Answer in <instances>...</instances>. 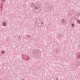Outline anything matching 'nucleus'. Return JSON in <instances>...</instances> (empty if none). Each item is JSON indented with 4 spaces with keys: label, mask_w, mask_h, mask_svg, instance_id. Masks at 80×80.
<instances>
[{
    "label": "nucleus",
    "mask_w": 80,
    "mask_h": 80,
    "mask_svg": "<svg viewBox=\"0 0 80 80\" xmlns=\"http://www.w3.org/2000/svg\"><path fill=\"white\" fill-rule=\"evenodd\" d=\"M19 38H20V36L19 37Z\"/></svg>",
    "instance_id": "4468645a"
},
{
    "label": "nucleus",
    "mask_w": 80,
    "mask_h": 80,
    "mask_svg": "<svg viewBox=\"0 0 80 80\" xmlns=\"http://www.w3.org/2000/svg\"><path fill=\"white\" fill-rule=\"evenodd\" d=\"M34 6H35V5H33V7H34Z\"/></svg>",
    "instance_id": "ddd939ff"
},
{
    "label": "nucleus",
    "mask_w": 80,
    "mask_h": 80,
    "mask_svg": "<svg viewBox=\"0 0 80 80\" xmlns=\"http://www.w3.org/2000/svg\"><path fill=\"white\" fill-rule=\"evenodd\" d=\"M39 9L38 8H37L36 9V10H37L38 11H39Z\"/></svg>",
    "instance_id": "9d476101"
},
{
    "label": "nucleus",
    "mask_w": 80,
    "mask_h": 80,
    "mask_svg": "<svg viewBox=\"0 0 80 80\" xmlns=\"http://www.w3.org/2000/svg\"><path fill=\"white\" fill-rule=\"evenodd\" d=\"M31 5H35V3H34L33 2H32L31 3Z\"/></svg>",
    "instance_id": "0eeeda50"
},
{
    "label": "nucleus",
    "mask_w": 80,
    "mask_h": 80,
    "mask_svg": "<svg viewBox=\"0 0 80 80\" xmlns=\"http://www.w3.org/2000/svg\"><path fill=\"white\" fill-rule=\"evenodd\" d=\"M6 0H2V2H5Z\"/></svg>",
    "instance_id": "f8f14e48"
},
{
    "label": "nucleus",
    "mask_w": 80,
    "mask_h": 80,
    "mask_svg": "<svg viewBox=\"0 0 80 80\" xmlns=\"http://www.w3.org/2000/svg\"><path fill=\"white\" fill-rule=\"evenodd\" d=\"M34 9V10L35 11V12H39V11L37 10V7H36Z\"/></svg>",
    "instance_id": "f03ea898"
},
{
    "label": "nucleus",
    "mask_w": 80,
    "mask_h": 80,
    "mask_svg": "<svg viewBox=\"0 0 80 80\" xmlns=\"http://www.w3.org/2000/svg\"><path fill=\"white\" fill-rule=\"evenodd\" d=\"M2 26H4V27H5V26L6 27L7 25L6 24V22H3L2 23Z\"/></svg>",
    "instance_id": "f257e3e1"
},
{
    "label": "nucleus",
    "mask_w": 80,
    "mask_h": 80,
    "mask_svg": "<svg viewBox=\"0 0 80 80\" xmlns=\"http://www.w3.org/2000/svg\"><path fill=\"white\" fill-rule=\"evenodd\" d=\"M74 27V23H72V27Z\"/></svg>",
    "instance_id": "6e6552de"
},
{
    "label": "nucleus",
    "mask_w": 80,
    "mask_h": 80,
    "mask_svg": "<svg viewBox=\"0 0 80 80\" xmlns=\"http://www.w3.org/2000/svg\"><path fill=\"white\" fill-rule=\"evenodd\" d=\"M5 52L3 50H2V51L1 52V53H2V54H5Z\"/></svg>",
    "instance_id": "20e7f679"
},
{
    "label": "nucleus",
    "mask_w": 80,
    "mask_h": 80,
    "mask_svg": "<svg viewBox=\"0 0 80 80\" xmlns=\"http://www.w3.org/2000/svg\"><path fill=\"white\" fill-rule=\"evenodd\" d=\"M27 37H28V38H30V35H28L27 36Z\"/></svg>",
    "instance_id": "1a4fd4ad"
},
{
    "label": "nucleus",
    "mask_w": 80,
    "mask_h": 80,
    "mask_svg": "<svg viewBox=\"0 0 80 80\" xmlns=\"http://www.w3.org/2000/svg\"><path fill=\"white\" fill-rule=\"evenodd\" d=\"M77 23H78L80 24V20H77Z\"/></svg>",
    "instance_id": "423d86ee"
},
{
    "label": "nucleus",
    "mask_w": 80,
    "mask_h": 80,
    "mask_svg": "<svg viewBox=\"0 0 80 80\" xmlns=\"http://www.w3.org/2000/svg\"><path fill=\"white\" fill-rule=\"evenodd\" d=\"M39 21L41 23V24H42V25L43 24V22H42V21L41 20H39Z\"/></svg>",
    "instance_id": "39448f33"
},
{
    "label": "nucleus",
    "mask_w": 80,
    "mask_h": 80,
    "mask_svg": "<svg viewBox=\"0 0 80 80\" xmlns=\"http://www.w3.org/2000/svg\"><path fill=\"white\" fill-rule=\"evenodd\" d=\"M41 26H42V25H41Z\"/></svg>",
    "instance_id": "2eb2a0df"
},
{
    "label": "nucleus",
    "mask_w": 80,
    "mask_h": 80,
    "mask_svg": "<svg viewBox=\"0 0 80 80\" xmlns=\"http://www.w3.org/2000/svg\"><path fill=\"white\" fill-rule=\"evenodd\" d=\"M40 23H38V24H37V23H36V25L37 27H41V24H40V25L39 24H40Z\"/></svg>",
    "instance_id": "7ed1b4c3"
},
{
    "label": "nucleus",
    "mask_w": 80,
    "mask_h": 80,
    "mask_svg": "<svg viewBox=\"0 0 80 80\" xmlns=\"http://www.w3.org/2000/svg\"><path fill=\"white\" fill-rule=\"evenodd\" d=\"M2 9H1V10H0V12H2Z\"/></svg>",
    "instance_id": "9b49d317"
}]
</instances>
